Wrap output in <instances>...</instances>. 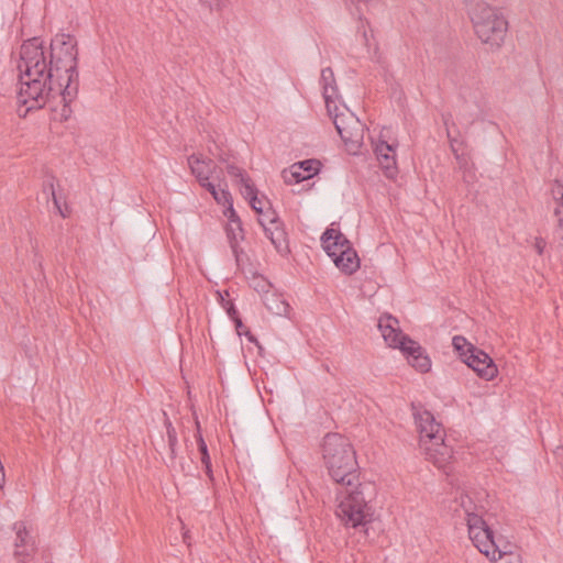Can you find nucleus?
<instances>
[{"label":"nucleus","mask_w":563,"mask_h":563,"mask_svg":"<svg viewBox=\"0 0 563 563\" xmlns=\"http://www.w3.org/2000/svg\"><path fill=\"white\" fill-rule=\"evenodd\" d=\"M18 69V101L25 107L23 117L48 104L52 120L62 123L70 118V103L79 87L78 42L74 35L56 34L48 51L40 37L24 41Z\"/></svg>","instance_id":"nucleus-1"},{"label":"nucleus","mask_w":563,"mask_h":563,"mask_svg":"<svg viewBox=\"0 0 563 563\" xmlns=\"http://www.w3.org/2000/svg\"><path fill=\"white\" fill-rule=\"evenodd\" d=\"M322 457L330 477L340 485L338 492V517L345 527H364L374 519L369 499L374 485L358 481V464L355 451L347 438L339 433H328L323 438Z\"/></svg>","instance_id":"nucleus-2"},{"label":"nucleus","mask_w":563,"mask_h":563,"mask_svg":"<svg viewBox=\"0 0 563 563\" xmlns=\"http://www.w3.org/2000/svg\"><path fill=\"white\" fill-rule=\"evenodd\" d=\"M420 433V446L424 450L426 459L438 468H445L453 457L452 448L444 442V430L428 410L413 413Z\"/></svg>","instance_id":"nucleus-3"},{"label":"nucleus","mask_w":563,"mask_h":563,"mask_svg":"<svg viewBox=\"0 0 563 563\" xmlns=\"http://www.w3.org/2000/svg\"><path fill=\"white\" fill-rule=\"evenodd\" d=\"M377 327L385 342L394 349H399L408 363L420 373H427L431 368V361L422 346L409 335L402 333L398 327V320L390 314L379 317Z\"/></svg>","instance_id":"nucleus-4"},{"label":"nucleus","mask_w":563,"mask_h":563,"mask_svg":"<svg viewBox=\"0 0 563 563\" xmlns=\"http://www.w3.org/2000/svg\"><path fill=\"white\" fill-rule=\"evenodd\" d=\"M470 19L477 37L492 49L499 48L508 31V21L498 9L482 5L471 11Z\"/></svg>","instance_id":"nucleus-5"},{"label":"nucleus","mask_w":563,"mask_h":563,"mask_svg":"<svg viewBox=\"0 0 563 563\" xmlns=\"http://www.w3.org/2000/svg\"><path fill=\"white\" fill-rule=\"evenodd\" d=\"M468 536L478 551L487 558L494 559L496 551L505 540L496 538L494 530L487 525L482 516L474 512H466Z\"/></svg>","instance_id":"nucleus-6"},{"label":"nucleus","mask_w":563,"mask_h":563,"mask_svg":"<svg viewBox=\"0 0 563 563\" xmlns=\"http://www.w3.org/2000/svg\"><path fill=\"white\" fill-rule=\"evenodd\" d=\"M333 124L344 144L353 152L363 143L365 125L351 112L335 113Z\"/></svg>","instance_id":"nucleus-7"},{"label":"nucleus","mask_w":563,"mask_h":563,"mask_svg":"<svg viewBox=\"0 0 563 563\" xmlns=\"http://www.w3.org/2000/svg\"><path fill=\"white\" fill-rule=\"evenodd\" d=\"M470 355L463 362L472 368L481 378L492 380L498 373L493 358L475 345H470Z\"/></svg>","instance_id":"nucleus-8"},{"label":"nucleus","mask_w":563,"mask_h":563,"mask_svg":"<svg viewBox=\"0 0 563 563\" xmlns=\"http://www.w3.org/2000/svg\"><path fill=\"white\" fill-rule=\"evenodd\" d=\"M258 223L263 227L266 238L269 239L276 251L282 256H286L290 252V249L287 233L280 218L274 216L271 220V225L265 224V219H258Z\"/></svg>","instance_id":"nucleus-9"},{"label":"nucleus","mask_w":563,"mask_h":563,"mask_svg":"<svg viewBox=\"0 0 563 563\" xmlns=\"http://www.w3.org/2000/svg\"><path fill=\"white\" fill-rule=\"evenodd\" d=\"M14 529H16L14 559L19 563H30L36 552L35 540L26 530L23 522L14 523Z\"/></svg>","instance_id":"nucleus-10"},{"label":"nucleus","mask_w":563,"mask_h":563,"mask_svg":"<svg viewBox=\"0 0 563 563\" xmlns=\"http://www.w3.org/2000/svg\"><path fill=\"white\" fill-rule=\"evenodd\" d=\"M322 247L325 253L335 261L340 251H344L352 243L339 230L328 228L321 235Z\"/></svg>","instance_id":"nucleus-11"},{"label":"nucleus","mask_w":563,"mask_h":563,"mask_svg":"<svg viewBox=\"0 0 563 563\" xmlns=\"http://www.w3.org/2000/svg\"><path fill=\"white\" fill-rule=\"evenodd\" d=\"M374 152L385 176L390 179L395 178L398 169L394 145L388 144L386 141H380L376 144Z\"/></svg>","instance_id":"nucleus-12"},{"label":"nucleus","mask_w":563,"mask_h":563,"mask_svg":"<svg viewBox=\"0 0 563 563\" xmlns=\"http://www.w3.org/2000/svg\"><path fill=\"white\" fill-rule=\"evenodd\" d=\"M333 263L346 275H352L360 268V258L352 244L344 249V251H340Z\"/></svg>","instance_id":"nucleus-13"},{"label":"nucleus","mask_w":563,"mask_h":563,"mask_svg":"<svg viewBox=\"0 0 563 563\" xmlns=\"http://www.w3.org/2000/svg\"><path fill=\"white\" fill-rule=\"evenodd\" d=\"M320 84L323 89V98L327 104V109L330 115H332L331 102L336 97L338 88L335 86V78L333 70L330 67L321 70Z\"/></svg>","instance_id":"nucleus-14"},{"label":"nucleus","mask_w":563,"mask_h":563,"mask_svg":"<svg viewBox=\"0 0 563 563\" xmlns=\"http://www.w3.org/2000/svg\"><path fill=\"white\" fill-rule=\"evenodd\" d=\"M187 161L191 174L197 178L199 184L209 179L210 165L212 164L211 159L206 162L200 156L192 154L187 158Z\"/></svg>","instance_id":"nucleus-15"},{"label":"nucleus","mask_w":563,"mask_h":563,"mask_svg":"<svg viewBox=\"0 0 563 563\" xmlns=\"http://www.w3.org/2000/svg\"><path fill=\"white\" fill-rule=\"evenodd\" d=\"M263 302L268 311L276 316H283L287 313L289 305L283 300L279 296L274 292L265 291Z\"/></svg>","instance_id":"nucleus-16"},{"label":"nucleus","mask_w":563,"mask_h":563,"mask_svg":"<svg viewBox=\"0 0 563 563\" xmlns=\"http://www.w3.org/2000/svg\"><path fill=\"white\" fill-rule=\"evenodd\" d=\"M221 195H222V197L224 199V202H228V207H227V209L224 211V216L228 218L229 224H235L236 229L241 233L240 234V239L244 240V230H243V227H242V221H241L240 217L238 216L236 211L233 208L232 195L230 194L229 190H222Z\"/></svg>","instance_id":"nucleus-17"},{"label":"nucleus","mask_w":563,"mask_h":563,"mask_svg":"<svg viewBox=\"0 0 563 563\" xmlns=\"http://www.w3.org/2000/svg\"><path fill=\"white\" fill-rule=\"evenodd\" d=\"M512 544L504 541L499 544V549L496 551V555H494V563H522L521 556L519 553L511 551Z\"/></svg>","instance_id":"nucleus-18"},{"label":"nucleus","mask_w":563,"mask_h":563,"mask_svg":"<svg viewBox=\"0 0 563 563\" xmlns=\"http://www.w3.org/2000/svg\"><path fill=\"white\" fill-rule=\"evenodd\" d=\"M227 236L229 239L230 247L232 250V253L235 257L238 266H240L241 256L244 254L243 250L239 246V240L240 239V232L236 229L235 224H228L227 229Z\"/></svg>","instance_id":"nucleus-19"},{"label":"nucleus","mask_w":563,"mask_h":563,"mask_svg":"<svg viewBox=\"0 0 563 563\" xmlns=\"http://www.w3.org/2000/svg\"><path fill=\"white\" fill-rule=\"evenodd\" d=\"M242 195L249 199L251 208L261 216L265 210L263 208V199L258 198V190L254 185H247L246 190H241Z\"/></svg>","instance_id":"nucleus-20"},{"label":"nucleus","mask_w":563,"mask_h":563,"mask_svg":"<svg viewBox=\"0 0 563 563\" xmlns=\"http://www.w3.org/2000/svg\"><path fill=\"white\" fill-rule=\"evenodd\" d=\"M442 120H443V124L446 130V135L450 141L452 152L457 156L459 148L456 147V145L462 144V142H460V140H459L460 134L457 133L456 135H453V133L451 131V126H453V128L455 126V123L453 122L452 114L450 112L443 113Z\"/></svg>","instance_id":"nucleus-21"},{"label":"nucleus","mask_w":563,"mask_h":563,"mask_svg":"<svg viewBox=\"0 0 563 563\" xmlns=\"http://www.w3.org/2000/svg\"><path fill=\"white\" fill-rule=\"evenodd\" d=\"M321 163L318 159H305L291 166V169H300L307 178H311L320 170Z\"/></svg>","instance_id":"nucleus-22"},{"label":"nucleus","mask_w":563,"mask_h":563,"mask_svg":"<svg viewBox=\"0 0 563 563\" xmlns=\"http://www.w3.org/2000/svg\"><path fill=\"white\" fill-rule=\"evenodd\" d=\"M227 172L231 177L238 180L243 188L242 190H246L247 185H254L245 170L234 164H227Z\"/></svg>","instance_id":"nucleus-23"},{"label":"nucleus","mask_w":563,"mask_h":563,"mask_svg":"<svg viewBox=\"0 0 563 563\" xmlns=\"http://www.w3.org/2000/svg\"><path fill=\"white\" fill-rule=\"evenodd\" d=\"M196 427H197V432L195 434V438L197 441L198 451L200 453V460H201V463H207V462L211 461V459H210L207 443L202 437L200 423L198 420L196 421Z\"/></svg>","instance_id":"nucleus-24"},{"label":"nucleus","mask_w":563,"mask_h":563,"mask_svg":"<svg viewBox=\"0 0 563 563\" xmlns=\"http://www.w3.org/2000/svg\"><path fill=\"white\" fill-rule=\"evenodd\" d=\"M453 347L456 352H459L460 357L466 358V356L470 355L468 347L470 345H473L472 343L467 342L466 339L462 335H455L452 339Z\"/></svg>","instance_id":"nucleus-25"},{"label":"nucleus","mask_w":563,"mask_h":563,"mask_svg":"<svg viewBox=\"0 0 563 563\" xmlns=\"http://www.w3.org/2000/svg\"><path fill=\"white\" fill-rule=\"evenodd\" d=\"M220 297V303L230 317V319H234L235 317L240 316L234 302L232 300H227L221 292H218Z\"/></svg>","instance_id":"nucleus-26"},{"label":"nucleus","mask_w":563,"mask_h":563,"mask_svg":"<svg viewBox=\"0 0 563 563\" xmlns=\"http://www.w3.org/2000/svg\"><path fill=\"white\" fill-rule=\"evenodd\" d=\"M166 435H167V442H168V448H169V459L174 463L176 460V456H177V451H176V446L178 443L177 432L169 431V432H167Z\"/></svg>","instance_id":"nucleus-27"},{"label":"nucleus","mask_w":563,"mask_h":563,"mask_svg":"<svg viewBox=\"0 0 563 563\" xmlns=\"http://www.w3.org/2000/svg\"><path fill=\"white\" fill-rule=\"evenodd\" d=\"M284 178H285V181H286V183H289V184H290L292 180H294L295 183H301V181H303V180L308 179V178H307V176H306V175H305L300 169H292V170L290 172V177H288V176L286 175V172H284Z\"/></svg>","instance_id":"nucleus-28"},{"label":"nucleus","mask_w":563,"mask_h":563,"mask_svg":"<svg viewBox=\"0 0 563 563\" xmlns=\"http://www.w3.org/2000/svg\"><path fill=\"white\" fill-rule=\"evenodd\" d=\"M51 194H52L54 206L58 210L59 214L63 218H67L69 216L68 207H67V205H65L64 209L60 207L59 199H58V197H57V195H56V192L54 190L53 184H51Z\"/></svg>","instance_id":"nucleus-29"},{"label":"nucleus","mask_w":563,"mask_h":563,"mask_svg":"<svg viewBox=\"0 0 563 563\" xmlns=\"http://www.w3.org/2000/svg\"><path fill=\"white\" fill-rule=\"evenodd\" d=\"M551 192L553 195L554 200L559 205L563 201V184L559 180H555L552 185Z\"/></svg>","instance_id":"nucleus-30"},{"label":"nucleus","mask_w":563,"mask_h":563,"mask_svg":"<svg viewBox=\"0 0 563 563\" xmlns=\"http://www.w3.org/2000/svg\"><path fill=\"white\" fill-rule=\"evenodd\" d=\"M463 2L467 8L468 16L471 15V11H473L474 9H477L482 5H488V3H486L483 0H463Z\"/></svg>","instance_id":"nucleus-31"},{"label":"nucleus","mask_w":563,"mask_h":563,"mask_svg":"<svg viewBox=\"0 0 563 563\" xmlns=\"http://www.w3.org/2000/svg\"><path fill=\"white\" fill-rule=\"evenodd\" d=\"M227 0H200V2L207 7H209L211 10L213 9H221V7L224 4Z\"/></svg>","instance_id":"nucleus-32"},{"label":"nucleus","mask_w":563,"mask_h":563,"mask_svg":"<svg viewBox=\"0 0 563 563\" xmlns=\"http://www.w3.org/2000/svg\"><path fill=\"white\" fill-rule=\"evenodd\" d=\"M274 216H278L276 213V211L272 208V207H268L261 216L258 219H265V224L266 225H271V220Z\"/></svg>","instance_id":"nucleus-33"},{"label":"nucleus","mask_w":563,"mask_h":563,"mask_svg":"<svg viewBox=\"0 0 563 563\" xmlns=\"http://www.w3.org/2000/svg\"><path fill=\"white\" fill-rule=\"evenodd\" d=\"M232 321L234 323V327H235L238 335L241 336L242 333L244 332V330L247 329V328L244 325V323H243V321H242L240 316H238L234 319H232Z\"/></svg>","instance_id":"nucleus-34"},{"label":"nucleus","mask_w":563,"mask_h":563,"mask_svg":"<svg viewBox=\"0 0 563 563\" xmlns=\"http://www.w3.org/2000/svg\"><path fill=\"white\" fill-rule=\"evenodd\" d=\"M242 335H245L246 339L249 340V342L254 343L258 347L260 351L263 350V346L260 344L256 336L249 329H245L244 332L242 333Z\"/></svg>","instance_id":"nucleus-35"},{"label":"nucleus","mask_w":563,"mask_h":563,"mask_svg":"<svg viewBox=\"0 0 563 563\" xmlns=\"http://www.w3.org/2000/svg\"><path fill=\"white\" fill-rule=\"evenodd\" d=\"M242 335H245L246 339L249 340V342L254 343L258 347L260 351L263 350V346L260 344L256 336L249 329H245L244 332L242 333Z\"/></svg>","instance_id":"nucleus-36"},{"label":"nucleus","mask_w":563,"mask_h":563,"mask_svg":"<svg viewBox=\"0 0 563 563\" xmlns=\"http://www.w3.org/2000/svg\"><path fill=\"white\" fill-rule=\"evenodd\" d=\"M200 186L206 188L212 195V197L219 195V190H217L216 186L212 183H210L209 179L200 183Z\"/></svg>","instance_id":"nucleus-37"},{"label":"nucleus","mask_w":563,"mask_h":563,"mask_svg":"<svg viewBox=\"0 0 563 563\" xmlns=\"http://www.w3.org/2000/svg\"><path fill=\"white\" fill-rule=\"evenodd\" d=\"M554 214L558 217L559 219V228H563V201H561L555 210H554Z\"/></svg>","instance_id":"nucleus-38"},{"label":"nucleus","mask_w":563,"mask_h":563,"mask_svg":"<svg viewBox=\"0 0 563 563\" xmlns=\"http://www.w3.org/2000/svg\"><path fill=\"white\" fill-rule=\"evenodd\" d=\"M163 413H164V417H165V419H164V426H165V428H166V433H167V432H169V431H170V432H176V429H175V427L173 426V423H172V421L169 420V418L167 417V413H166L165 411H164Z\"/></svg>","instance_id":"nucleus-39"},{"label":"nucleus","mask_w":563,"mask_h":563,"mask_svg":"<svg viewBox=\"0 0 563 563\" xmlns=\"http://www.w3.org/2000/svg\"><path fill=\"white\" fill-rule=\"evenodd\" d=\"M203 467H205V472L206 474L208 475V477L210 479H213V475H212V464H211V461L207 462V463H202Z\"/></svg>","instance_id":"nucleus-40"},{"label":"nucleus","mask_w":563,"mask_h":563,"mask_svg":"<svg viewBox=\"0 0 563 563\" xmlns=\"http://www.w3.org/2000/svg\"><path fill=\"white\" fill-rule=\"evenodd\" d=\"M222 190H223V189L219 190V195H216V197H213V198H214V200H216L218 203L228 205V202H224V199H223V197H222V195H221V191H222Z\"/></svg>","instance_id":"nucleus-41"},{"label":"nucleus","mask_w":563,"mask_h":563,"mask_svg":"<svg viewBox=\"0 0 563 563\" xmlns=\"http://www.w3.org/2000/svg\"><path fill=\"white\" fill-rule=\"evenodd\" d=\"M363 38H364L365 44L367 45L368 44V36H367L366 31H363Z\"/></svg>","instance_id":"nucleus-42"},{"label":"nucleus","mask_w":563,"mask_h":563,"mask_svg":"<svg viewBox=\"0 0 563 563\" xmlns=\"http://www.w3.org/2000/svg\"><path fill=\"white\" fill-rule=\"evenodd\" d=\"M219 159H220L221 162H223V163H227V162H228V159H227L225 155H219Z\"/></svg>","instance_id":"nucleus-43"},{"label":"nucleus","mask_w":563,"mask_h":563,"mask_svg":"<svg viewBox=\"0 0 563 563\" xmlns=\"http://www.w3.org/2000/svg\"><path fill=\"white\" fill-rule=\"evenodd\" d=\"M537 249H538V253L542 254L543 249H542V246L539 243L537 244Z\"/></svg>","instance_id":"nucleus-44"},{"label":"nucleus","mask_w":563,"mask_h":563,"mask_svg":"<svg viewBox=\"0 0 563 563\" xmlns=\"http://www.w3.org/2000/svg\"><path fill=\"white\" fill-rule=\"evenodd\" d=\"M560 230H563V227L562 228H559ZM560 245L563 246V234L560 236Z\"/></svg>","instance_id":"nucleus-45"},{"label":"nucleus","mask_w":563,"mask_h":563,"mask_svg":"<svg viewBox=\"0 0 563 563\" xmlns=\"http://www.w3.org/2000/svg\"><path fill=\"white\" fill-rule=\"evenodd\" d=\"M262 283H263L262 288H264V287L268 286V284H267V282H266V280H264V279H263V280H262Z\"/></svg>","instance_id":"nucleus-46"}]
</instances>
